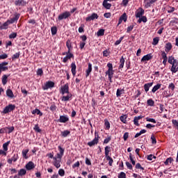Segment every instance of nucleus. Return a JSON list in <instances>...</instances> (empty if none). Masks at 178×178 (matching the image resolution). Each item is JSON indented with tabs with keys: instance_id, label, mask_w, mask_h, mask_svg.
Masks as SVG:
<instances>
[{
	"instance_id": "obj_27",
	"label": "nucleus",
	"mask_w": 178,
	"mask_h": 178,
	"mask_svg": "<svg viewBox=\"0 0 178 178\" xmlns=\"http://www.w3.org/2000/svg\"><path fill=\"white\" fill-rule=\"evenodd\" d=\"M124 62H126V60H124V57L122 56L121 58L120 59V65L118 69H123V67H124Z\"/></svg>"
},
{
	"instance_id": "obj_26",
	"label": "nucleus",
	"mask_w": 178,
	"mask_h": 178,
	"mask_svg": "<svg viewBox=\"0 0 178 178\" xmlns=\"http://www.w3.org/2000/svg\"><path fill=\"white\" fill-rule=\"evenodd\" d=\"M9 24H11L8 19L6 22H4L2 25L0 26V30L8 29V26H9Z\"/></svg>"
},
{
	"instance_id": "obj_40",
	"label": "nucleus",
	"mask_w": 178,
	"mask_h": 178,
	"mask_svg": "<svg viewBox=\"0 0 178 178\" xmlns=\"http://www.w3.org/2000/svg\"><path fill=\"white\" fill-rule=\"evenodd\" d=\"M105 35V29H99L97 33V37H102V35Z\"/></svg>"
},
{
	"instance_id": "obj_43",
	"label": "nucleus",
	"mask_w": 178,
	"mask_h": 178,
	"mask_svg": "<svg viewBox=\"0 0 178 178\" xmlns=\"http://www.w3.org/2000/svg\"><path fill=\"white\" fill-rule=\"evenodd\" d=\"M142 22L143 23H147V17L143 16V17H140L139 19L138 20V23H141Z\"/></svg>"
},
{
	"instance_id": "obj_53",
	"label": "nucleus",
	"mask_w": 178,
	"mask_h": 178,
	"mask_svg": "<svg viewBox=\"0 0 178 178\" xmlns=\"http://www.w3.org/2000/svg\"><path fill=\"white\" fill-rule=\"evenodd\" d=\"M58 175L60 176V177H63L65 176V170L60 168L58 170Z\"/></svg>"
},
{
	"instance_id": "obj_23",
	"label": "nucleus",
	"mask_w": 178,
	"mask_h": 178,
	"mask_svg": "<svg viewBox=\"0 0 178 178\" xmlns=\"http://www.w3.org/2000/svg\"><path fill=\"white\" fill-rule=\"evenodd\" d=\"M9 76H10V74L6 75V74H3L1 77V83L3 84V86H6V84L8 83V77H9Z\"/></svg>"
},
{
	"instance_id": "obj_63",
	"label": "nucleus",
	"mask_w": 178,
	"mask_h": 178,
	"mask_svg": "<svg viewBox=\"0 0 178 178\" xmlns=\"http://www.w3.org/2000/svg\"><path fill=\"white\" fill-rule=\"evenodd\" d=\"M162 59H168V54L165 51H161Z\"/></svg>"
},
{
	"instance_id": "obj_6",
	"label": "nucleus",
	"mask_w": 178,
	"mask_h": 178,
	"mask_svg": "<svg viewBox=\"0 0 178 178\" xmlns=\"http://www.w3.org/2000/svg\"><path fill=\"white\" fill-rule=\"evenodd\" d=\"M54 87H55V82L48 81L44 83V86H42V88L44 90V91H45L47 90H49V88H54Z\"/></svg>"
},
{
	"instance_id": "obj_34",
	"label": "nucleus",
	"mask_w": 178,
	"mask_h": 178,
	"mask_svg": "<svg viewBox=\"0 0 178 178\" xmlns=\"http://www.w3.org/2000/svg\"><path fill=\"white\" fill-rule=\"evenodd\" d=\"M61 133V137H63L64 138L67 137V136H70V131L69 130H65L60 132Z\"/></svg>"
},
{
	"instance_id": "obj_17",
	"label": "nucleus",
	"mask_w": 178,
	"mask_h": 178,
	"mask_svg": "<svg viewBox=\"0 0 178 178\" xmlns=\"http://www.w3.org/2000/svg\"><path fill=\"white\" fill-rule=\"evenodd\" d=\"M173 48V46L172 45V43L170 42H168L165 45V51L168 54V52H170L172 51V49Z\"/></svg>"
},
{
	"instance_id": "obj_30",
	"label": "nucleus",
	"mask_w": 178,
	"mask_h": 178,
	"mask_svg": "<svg viewBox=\"0 0 178 178\" xmlns=\"http://www.w3.org/2000/svg\"><path fill=\"white\" fill-rule=\"evenodd\" d=\"M6 94L7 97H8V98H14L15 97L13 91H12V90H10V89H7Z\"/></svg>"
},
{
	"instance_id": "obj_4",
	"label": "nucleus",
	"mask_w": 178,
	"mask_h": 178,
	"mask_svg": "<svg viewBox=\"0 0 178 178\" xmlns=\"http://www.w3.org/2000/svg\"><path fill=\"white\" fill-rule=\"evenodd\" d=\"M20 19V13H15L14 15L10 16V19H8L10 24H13L14 23H17V21Z\"/></svg>"
},
{
	"instance_id": "obj_41",
	"label": "nucleus",
	"mask_w": 178,
	"mask_h": 178,
	"mask_svg": "<svg viewBox=\"0 0 178 178\" xmlns=\"http://www.w3.org/2000/svg\"><path fill=\"white\" fill-rule=\"evenodd\" d=\"M148 106H154L155 105V102L152 99H149L147 101Z\"/></svg>"
},
{
	"instance_id": "obj_45",
	"label": "nucleus",
	"mask_w": 178,
	"mask_h": 178,
	"mask_svg": "<svg viewBox=\"0 0 178 178\" xmlns=\"http://www.w3.org/2000/svg\"><path fill=\"white\" fill-rule=\"evenodd\" d=\"M106 161H108L109 166H112V165H113V159H112L111 156L106 157Z\"/></svg>"
},
{
	"instance_id": "obj_3",
	"label": "nucleus",
	"mask_w": 178,
	"mask_h": 178,
	"mask_svg": "<svg viewBox=\"0 0 178 178\" xmlns=\"http://www.w3.org/2000/svg\"><path fill=\"white\" fill-rule=\"evenodd\" d=\"M70 16H72V14H70V12L65 11L58 15L56 22H60L61 20H63V19H66L68 17H70Z\"/></svg>"
},
{
	"instance_id": "obj_44",
	"label": "nucleus",
	"mask_w": 178,
	"mask_h": 178,
	"mask_svg": "<svg viewBox=\"0 0 178 178\" xmlns=\"http://www.w3.org/2000/svg\"><path fill=\"white\" fill-rule=\"evenodd\" d=\"M9 144H10V140H8L6 143H3V149L5 152L6 151H8V146L9 145Z\"/></svg>"
},
{
	"instance_id": "obj_31",
	"label": "nucleus",
	"mask_w": 178,
	"mask_h": 178,
	"mask_svg": "<svg viewBox=\"0 0 178 178\" xmlns=\"http://www.w3.org/2000/svg\"><path fill=\"white\" fill-rule=\"evenodd\" d=\"M27 174V170L24 169V168H22L18 171V176H26V175Z\"/></svg>"
},
{
	"instance_id": "obj_58",
	"label": "nucleus",
	"mask_w": 178,
	"mask_h": 178,
	"mask_svg": "<svg viewBox=\"0 0 178 178\" xmlns=\"http://www.w3.org/2000/svg\"><path fill=\"white\" fill-rule=\"evenodd\" d=\"M124 38V36H122L121 38H120V39L115 42V45H119L120 42L123 41Z\"/></svg>"
},
{
	"instance_id": "obj_46",
	"label": "nucleus",
	"mask_w": 178,
	"mask_h": 178,
	"mask_svg": "<svg viewBox=\"0 0 178 178\" xmlns=\"http://www.w3.org/2000/svg\"><path fill=\"white\" fill-rule=\"evenodd\" d=\"M120 19L122 20L123 22H127V15L126 13H123L120 17Z\"/></svg>"
},
{
	"instance_id": "obj_36",
	"label": "nucleus",
	"mask_w": 178,
	"mask_h": 178,
	"mask_svg": "<svg viewBox=\"0 0 178 178\" xmlns=\"http://www.w3.org/2000/svg\"><path fill=\"white\" fill-rule=\"evenodd\" d=\"M104 126L106 130H109V129H111V123L108 119H104Z\"/></svg>"
},
{
	"instance_id": "obj_28",
	"label": "nucleus",
	"mask_w": 178,
	"mask_h": 178,
	"mask_svg": "<svg viewBox=\"0 0 178 178\" xmlns=\"http://www.w3.org/2000/svg\"><path fill=\"white\" fill-rule=\"evenodd\" d=\"M14 3L15 6H24L26 2H24L23 0H15Z\"/></svg>"
},
{
	"instance_id": "obj_47",
	"label": "nucleus",
	"mask_w": 178,
	"mask_h": 178,
	"mask_svg": "<svg viewBox=\"0 0 178 178\" xmlns=\"http://www.w3.org/2000/svg\"><path fill=\"white\" fill-rule=\"evenodd\" d=\"M172 162H173V158L169 157V158H168V159L165 160V161L164 162V164H165V165H169V163H172Z\"/></svg>"
},
{
	"instance_id": "obj_42",
	"label": "nucleus",
	"mask_w": 178,
	"mask_h": 178,
	"mask_svg": "<svg viewBox=\"0 0 178 178\" xmlns=\"http://www.w3.org/2000/svg\"><path fill=\"white\" fill-rule=\"evenodd\" d=\"M51 35H56V34L58 33V28L56 26H52L51 28Z\"/></svg>"
},
{
	"instance_id": "obj_15",
	"label": "nucleus",
	"mask_w": 178,
	"mask_h": 178,
	"mask_svg": "<svg viewBox=\"0 0 178 178\" xmlns=\"http://www.w3.org/2000/svg\"><path fill=\"white\" fill-rule=\"evenodd\" d=\"M58 149L59 151V153L56 154V156H58V158H59V159L63 158V156L65 154V149H63V147H61L60 145H59L58 147Z\"/></svg>"
},
{
	"instance_id": "obj_10",
	"label": "nucleus",
	"mask_w": 178,
	"mask_h": 178,
	"mask_svg": "<svg viewBox=\"0 0 178 178\" xmlns=\"http://www.w3.org/2000/svg\"><path fill=\"white\" fill-rule=\"evenodd\" d=\"M8 65H9L8 62H2L0 63V74L2 72H6V70H8Z\"/></svg>"
},
{
	"instance_id": "obj_25",
	"label": "nucleus",
	"mask_w": 178,
	"mask_h": 178,
	"mask_svg": "<svg viewBox=\"0 0 178 178\" xmlns=\"http://www.w3.org/2000/svg\"><path fill=\"white\" fill-rule=\"evenodd\" d=\"M143 115H139V116H136L134 118V124H135V126H140V124L138 123V121L140 119H143Z\"/></svg>"
},
{
	"instance_id": "obj_59",
	"label": "nucleus",
	"mask_w": 178,
	"mask_h": 178,
	"mask_svg": "<svg viewBox=\"0 0 178 178\" xmlns=\"http://www.w3.org/2000/svg\"><path fill=\"white\" fill-rule=\"evenodd\" d=\"M175 10H176V8H175V7L170 6L168 8L167 12H168V13H173V11Z\"/></svg>"
},
{
	"instance_id": "obj_51",
	"label": "nucleus",
	"mask_w": 178,
	"mask_h": 178,
	"mask_svg": "<svg viewBox=\"0 0 178 178\" xmlns=\"http://www.w3.org/2000/svg\"><path fill=\"white\" fill-rule=\"evenodd\" d=\"M111 140H112V136H108L107 138H106L104 140V144H108Z\"/></svg>"
},
{
	"instance_id": "obj_52",
	"label": "nucleus",
	"mask_w": 178,
	"mask_h": 178,
	"mask_svg": "<svg viewBox=\"0 0 178 178\" xmlns=\"http://www.w3.org/2000/svg\"><path fill=\"white\" fill-rule=\"evenodd\" d=\"M33 130H35V131H36L37 133H41V131H42V130L40 129V127L38 126V124L35 125Z\"/></svg>"
},
{
	"instance_id": "obj_48",
	"label": "nucleus",
	"mask_w": 178,
	"mask_h": 178,
	"mask_svg": "<svg viewBox=\"0 0 178 178\" xmlns=\"http://www.w3.org/2000/svg\"><path fill=\"white\" fill-rule=\"evenodd\" d=\"M19 56H20V51L15 53L12 56V60H15V59H19Z\"/></svg>"
},
{
	"instance_id": "obj_32",
	"label": "nucleus",
	"mask_w": 178,
	"mask_h": 178,
	"mask_svg": "<svg viewBox=\"0 0 178 178\" xmlns=\"http://www.w3.org/2000/svg\"><path fill=\"white\" fill-rule=\"evenodd\" d=\"M162 86V84L161 83H157L156 85H155L153 88L152 89V92L155 93L156 92V91H158V90H159V88H161V87Z\"/></svg>"
},
{
	"instance_id": "obj_38",
	"label": "nucleus",
	"mask_w": 178,
	"mask_h": 178,
	"mask_svg": "<svg viewBox=\"0 0 178 178\" xmlns=\"http://www.w3.org/2000/svg\"><path fill=\"white\" fill-rule=\"evenodd\" d=\"M22 156L24 159H28L29 156H27V154H29V149H23L22 152Z\"/></svg>"
},
{
	"instance_id": "obj_54",
	"label": "nucleus",
	"mask_w": 178,
	"mask_h": 178,
	"mask_svg": "<svg viewBox=\"0 0 178 178\" xmlns=\"http://www.w3.org/2000/svg\"><path fill=\"white\" fill-rule=\"evenodd\" d=\"M56 105H55V103H53L51 106H50V111H51V112H55V111H56Z\"/></svg>"
},
{
	"instance_id": "obj_50",
	"label": "nucleus",
	"mask_w": 178,
	"mask_h": 178,
	"mask_svg": "<svg viewBox=\"0 0 178 178\" xmlns=\"http://www.w3.org/2000/svg\"><path fill=\"white\" fill-rule=\"evenodd\" d=\"M178 23V18L174 17L170 22V24H172V26L174 24H177Z\"/></svg>"
},
{
	"instance_id": "obj_37",
	"label": "nucleus",
	"mask_w": 178,
	"mask_h": 178,
	"mask_svg": "<svg viewBox=\"0 0 178 178\" xmlns=\"http://www.w3.org/2000/svg\"><path fill=\"white\" fill-rule=\"evenodd\" d=\"M104 151H105V156L106 158L108 157V156H109V152H111V147L110 146H106L105 148H104Z\"/></svg>"
},
{
	"instance_id": "obj_19",
	"label": "nucleus",
	"mask_w": 178,
	"mask_h": 178,
	"mask_svg": "<svg viewBox=\"0 0 178 178\" xmlns=\"http://www.w3.org/2000/svg\"><path fill=\"white\" fill-rule=\"evenodd\" d=\"M152 59V54H148L141 58V62H147Z\"/></svg>"
},
{
	"instance_id": "obj_29",
	"label": "nucleus",
	"mask_w": 178,
	"mask_h": 178,
	"mask_svg": "<svg viewBox=\"0 0 178 178\" xmlns=\"http://www.w3.org/2000/svg\"><path fill=\"white\" fill-rule=\"evenodd\" d=\"M120 120H121V122L122 123H124V124H127V115L122 114L120 117Z\"/></svg>"
},
{
	"instance_id": "obj_24",
	"label": "nucleus",
	"mask_w": 178,
	"mask_h": 178,
	"mask_svg": "<svg viewBox=\"0 0 178 178\" xmlns=\"http://www.w3.org/2000/svg\"><path fill=\"white\" fill-rule=\"evenodd\" d=\"M66 47L67 48V52H72L73 49V46H72V41L70 40H67L66 41Z\"/></svg>"
},
{
	"instance_id": "obj_62",
	"label": "nucleus",
	"mask_w": 178,
	"mask_h": 178,
	"mask_svg": "<svg viewBox=\"0 0 178 178\" xmlns=\"http://www.w3.org/2000/svg\"><path fill=\"white\" fill-rule=\"evenodd\" d=\"M172 123L175 126V127H177V129L178 130V121H177V120H172Z\"/></svg>"
},
{
	"instance_id": "obj_2",
	"label": "nucleus",
	"mask_w": 178,
	"mask_h": 178,
	"mask_svg": "<svg viewBox=\"0 0 178 178\" xmlns=\"http://www.w3.org/2000/svg\"><path fill=\"white\" fill-rule=\"evenodd\" d=\"M62 55H66V56H65L63 59V63H66L70 59H74V55L72 54V51L63 52L62 53Z\"/></svg>"
},
{
	"instance_id": "obj_61",
	"label": "nucleus",
	"mask_w": 178,
	"mask_h": 178,
	"mask_svg": "<svg viewBox=\"0 0 178 178\" xmlns=\"http://www.w3.org/2000/svg\"><path fill=\"white\" fill-rule=\"evenodd\" d=\"M122 91H124V89H122V90L118 89L117 90L116 95H117L118 97H119L122 95Z\"/></svg>"
},
{
	"instance_id": "obj_49",
	"label": "nucleus",
	"mask_w": 178,
	"mask_h": 178,
	"mask_svg": "<svg viewBox=\"0 0 178 178\" xmlns=\"http://www.w3.org/2000/svg\"><path fill=\"white\" fill-rule=\"evenodd\" d=\"M159 43V37H156L153 39L152 45H158Z\"/></svg>"
},
{
	"instance_id": "obj_60",
	"label": "nucleus",
	"mask_w": 178,
	"mask_h": 178,
	"mask_svg": "<svg viewBox=\"0 0 178 178\" xmlns=\"http://www.w3.org/2000/svg\"><path fill=\"white\" fill-rule=\"evenodd\" d=\"M151 140L152 144H156V138H155V136L154 134L151 136Z\"/></svg>"
},
{
	"instance_id": "obj_20",
	"label": "nucleus",
	"mask_w": 178,
	"mask_h": 178,
	"mask_svg": "<svg viewBox=\"0 0 178 178\" xmlns=\"http://www.w3.org/2000/svg\"><path fill=\"white\" fill-rule=\"evenodd\" d=\"M152 86H154V82H150V83H145L143 86L145 92H148V91H149V88H151Z\"/></svg>"
},
{
	"instance_id": "obj_11",
	"label": "nucleus",
	"mask_w": 178,
	"mask_h": 178,
	"mask_svg": "<svg viewBox=\"0 0 178 178\" xmlns=\"http://www.w3.org/2000/svg\"><path fill=\"white\" fill-rule=\"evenodd\" d=\"M59 123H67L69 122V117L67 115H60V118L57 120Z\"/></svg>"
},
{
	"instance_id": "obj_39",
	"label": "nucleus",
	"mask_w": 178,
	"mask_h": 178,
	"mask_svg": "<svg viewBox=\"0 0 178 178\" xmlns=\"http://www.w3.org/2000/svg\"><path fill=\"white\" fill-rule=\"evenodd\" d=\"M35 113L36 115H39V116H42V112L38 108H35L32 111V115H35Z\"/></svg>"
},
{
	"instance_id": "obj_7",
	"label": "nucleus",
	"mask_w": 178,
	"mask_h": 178,
	"mask_svg": "<svg viewBox=\"0 0 178 178\" xmlns=\"http://www.w3.org/2000/svg\"><path fill=\"white\" fill-rule=\"evenodd\" d=\"M16 106L14 104H9L8 106H6L2 111V113L6 115V113H9V112H12V111H15Z\"/></svg>"
},
{
	"instance_id": "obj_22",
	"label": "nucleus",
	"mask_w": 178,
	"mask_h": 178,
	"mask_svg": "<svg viewBox=\"0 0 178 178\" xmlns=\"http://www.w3.org/2000/svg\"><path fill=\"white\" fill-rule=\"evenodd\" d=\"M76 69H77V67L76 66V63L72 62L71 63V72H72V76H74H74H76Z\"/></svg>"
},
{
	"instance_id": "obj_18",
	"label": "nucleus",
	"mask_w": 178,
	"mask_h": 178,
	"mask_svg": "<svg viewBox=\"0 0 178 178\" xmlns=\"http://www.w3.org/2000/svg\"><path fill=\"white\" fill-rule=\"evenodd\" d=\"M135 15H136V17L137 18L141 17V16L144 15V9H143L142 8H140L136 11Z\"/></svg>"
},
{
	"instance_id": "obj_16",
	"label": "nucleus",
	"mask_w": 178,
	"mask_h": 178,
	"mask_svg": "<svg viewBox=\"0 0 178 178\" xmlns=\"http://www.w3.org/2000/svg\"><path fill=\"white\" fill-rule=\"evenodd\" d=\"M92 72V64L91 63H88V69L86 70V77H88Z\"/></svg>"
},
{
	"instance_id": "obj_57",
	"label": "nucleus",
	"mask_w": 178,
	"mask_h": 178,
	"mask_svg": "<svg viewBox=\"0 0 178 178\" xmlns=\"http://www.w3.org/2000/svg\"><path fill=\"white\" fill-rule=\"evenodd\" d=\"M17 37V33L13 32L9 35V38H16Z\"/></svg>"
},
{
	"instance_id": "obj_8",
	"label": "nucleus",
	"mask_w": 178,
	"mask_h": 178,
	"mask_svg": "<svg viewBox=\"0 0 178 178\" xmlns=\"http://www.w3.org/2000/svg\"><path fill=\"white\" fill-rule=\"evenodd\" d=\"M62 162V158H58V156H56L54 158L53 165L56 168V169H59L60 168V163Z\"/></svg>"
},
{
	"instance_id": "obj_14",
	"label": "nucleus",
	"mask_w": 178,
	"mask_h": 178,
	"mask_svg": "<svg viewBox=\"0 0 178 178\" xmlns=\"http://www.w3.org/2000/svg\"><path fill=\"white\" fill-rule=\"evenodd\" d=\"M107 67H108V70L106 72V74H110L113 76V65L112 63H108L107 64Z\"/></svg>"
},
{
	"instance_id": "obj_9",
	"label": "nucleus",
	"mask_w": 178,
	"mask_h": 178,
	"mask_svg": "<svg viewBox=\"0 0 178 178\" xmlns=\"http://www.w3.org/2000/svg\"><path fill=\"white\" fill-rule=\"evenodd\" d=\"M60 92L62 95H65V94H70L69 83H65L63 87H61Z\"/></svg>"
},
{
	"instance_id": "obj_55",
	"label": "nucleus",
	"mask_w": 178,
	"mask_h": 178,
	"mask_svg": "<svg viewBox=\"0 0 178 178\" xmlns=\"http://www.w3.org/2000/svg\"><path fill=\"white\" fill-rule=\"evenodd\" d=\"M168 88H170V90H171L172 91H175L176 86H175V83H170L168 86Z\"/></svg>"
},
{
	"instance_id": "obj_35",
	"label": "nucleus",
	"mask_w": 178,
	"mask_h": 178,
	"mask_svg": "<svg viewBox=\"0 0 178 178\" xmlns=\"http://www.w3.org/2000/svg\"><path fill=\"white\" fill-rule=\"evenodd\" d=\"M145 8H150L152 3H155L154 1L152 0H145Z\"/></svg>"
},
{
	"instance_id": "obj_1",
	"label": "nucleus",
	"mask_w": 178,
	"mask_h": 178,
	"mask_svg": "<svg viewBox=\"0 0 178 178\" xmlns=\"http://www.w3.org/2000/svg\"><path fill=\"white\" fill-rule=\"evenodd\" d=\"M168 63L170 65H172L170 71L172 73H177L178 72V60L177 59H175V57L170 56L168 57Z\"/></svg>"
},
{
	"instance_id": "obj_64",
	"label": "nucleus",
	"mask_w": 178,
	"mask_h": 178,
	"mask_svg": "<svg viewBox=\"0 0 178 178\" xmlns=\"http://www.w3.org/2000/svg\"><path fill=\"white\" fill-rule=\"evenodd\" d=\"M118 178H126V173L121 172L120 174H118Z\"/></svg>"
},
{
	"instance_id": "obj_21",
	"label": "nucleus",
	"mask_w": 178,
	"mask_h": 178,
	"mask_svg": "<svg viewBox=\"0 0 178 178\" xmlns=\"http://www.w3.org/2000/svg\"><path fill=\"white\" fill-rule=\"evenodd\" d=\"M67 96H63L61 98V101L63 102H67V101H70V98H72V95L71 93H67Z\"/></svg>"
},
{
	"instance_id": "obj_12",
	"label": "nucleus",
	"mask_w": 178,
	"mask_h": 178,
	"mask_svg": "<svg viewBox=\"0 0 178 178\" xmlns=\"http://www.w3.org/2000/svg\"><path fill=\"white\" fill-rule=\"evenodd\" d=\"M98 17H99L98 14L93 13L90 16L86 18V22H91V20H95V19H98Z\"/></svg>"
},
{
	"instance_id": "obj_5",
	"label": "nucleus",
	"mask_w": 178,
	"mask_h": 178,
	"mask_svg": "<svg viewBox=\"0 0 178 178\" xmlns=\"http://www.w3.org/2000/svg\"><path fill=\"white\" fill-rule=\"evenodd\" d=\"M95 138L90 141L88 143V145L89 147H94V145H97V144H98L99 141V135H98V133L95 132Z\"/></svg>"
},
{
	"instance_id": "obj_13",
	"label": "nucleus",
	"mask_w": 178,
	"mask_h": 178,
	"mask_svg": "<svg viewBox=\"0 0 178 178\" xmlns=\"http://www.w3.org/2000/svg\"><path fill=\"white\" fill-rule=\"evenodd\" d=\"M25 168L26 170H33L35 168V164L33 161H29L26 164Z\"/></svg>"
},
{
	"instance_id": "obj_33",
	"label": "nucleus",
	"mask_w": 178,
	"mask_h": 178,
	"mask_svg": "<svg viewBox=\"0 0 178 178\" xmlns=\"http://www.w3.org/2000/svg\"><path fill=\"white\" fill-rule=\"evenodd\" d=\"M102 6L104 8H105V9H111V8H112V4L108 3V1L105 0H104Z\"/></svg>"
},
{
	"instance_id": "obj_56",
	"label": "nucleus",
	"mask_w": 178,
	"mask_h": 178,
	"mask_svg": "<svg viewBox=\"0 0 178 178\" xmlns=\"http://www.w3.org/2000/svg\"><path fill=\"white\" fill-rule=\"evenodd\" d=\"M11 159H13V162H16V161H17V159H19V154H15L12 156Z\"/></svg>"
}]
</instances>
